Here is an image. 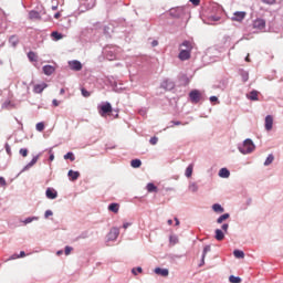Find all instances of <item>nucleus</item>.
Returning a JSON list of instances; mask_svg holds the SVG:
<instances>
[{
	"label": "nucleus",
	"mask_w": 283,
	"mask_h": 283,
	"mask_svg": "<svg viewBox=\"0 0 283 283\" xmlns=\"http://www.w3.org/2000/svg\"><path fill=\"white\" fill-rule=\"evenodd\" d=\"M254 149H255V146L253 144V140H251V139L244 140L243 145H241L239 147V151L244 154V155L245 154H252Z\"/></svg>",
	"instance_id": "2"
},
{
	"label": "nucleus",
	"mask_w": 283,
	"mask_h": 283,
	"mask_svg": "<svg viewBox=\"0 0 283 283\" xmlns=\"http://www.w3.org/2000/svg\"><path fill=\"white\" fill-rule=\"evenodd\" d=\"M64 159L71 160V163H74L75 161L74 153H66V155H64Z\"/></svg>",
	"instance_id": "30"
},
{
	"label": "nucleus",
	"mask_w": 283,
	"mask_h": 283,
	"mask_svg": "<svg viewBox=\"0 0 283 283\" xmlns=\"http://www.w3.org/2000/svg\"><path fill=\"white\" fill-rule=\"evenodd\" d=\"M65 94V88H62L61 91H60V95H64Z\"/></svg>",
	"instance_id": "59"
},
{
	"label": "nucleus",
	"mask_w": 283,
	"mask_h": 283,
	"mask_svg": "<svg viewBox=\"0 0 283 283\" xmlns=\"http://www.w3.org/2000/svg\"><path fill=\"white\" fill-rule=\"evenodd\" d=\"M198 185L196 182H190L189 185V191L192 192V193H196L198 192Z\"/></svg>",
	"instance_id": "27"
},
{
	"label": "nucleus",
	"mask_w": 283,
	"mask_h": 283,
	"mask_svg": "<svg viewBox=\"0 0 283 283\" xmlns=\"http://www.w3.org/2000/svg\"><path fill=\"white\" fill-rule=\"evenodd\" d=\"M7 186V181L3 177H0V187H6Z\"/></svg>",
	"instance_id": "45"
},
{
	"label": "nucleus",
	"mask_w": 283,
	"mask_h": 283,
	"mask_svg": "<svg viewBox=\"0 0 283 283\" xmlns=\"http://www.w3.org/2000/svg\"><path fill=\"white\" fill-rule=\"evenodd\" d=\"M147 192L148 193H157L158 192V187L157 186H155L153 182H148L147 184Z\"/></svg>",
	"instance_id": "15"
},
{
	"label": "nucleus",
	"mask_w": 283,
	"mask_h": 283,
	"mask_svg": "<svg viewBox=\"0 0 283 283\" xmlns=\"http://www.w3.org/2000/svg\"><path fill=\"white\" fill-rule=\"evenodd\" d=\"M251 60H250V55H248L247 57H245V62H250Z\"/></svg>",
	"instance_id": "63"
},
{
	"label": "nucleus",
	"mask_w": 283,
	"mask_h": 283,
	"mask_svg": "<svg viewBox=\"0 0 283 283\" xmlns=\"http://www.w3.org/2000/svg\"><path fill=\"white\" fill-rule=\"evenodd\" d=\"M229 282H230V283H241V282H242V279L231 275V276L229 277Z\"/></svg>",
	"instance_id": "32"
},
{
	"label": "nucleus",
	"mask_w": 283,
	"mask_h": 283,
	"mask_svg": "<svg viewBox=\"0 0 283 283\" xmlns=\"http://www.w3.org/2000/svg\"><path fill=\"white\" fill-rule=\"evenodd\" d=\"M138 273H143V269L142 268L133 269V274L134 275H138Z\"/></svg>",
	"instance_id": "43"
},
{
	"label": "nucleus",
	"mask_w": 283,
	"mask_h": 283,
	"mask_svg": "<svg viewBox=\"0 0 283 283\" xmlns=\"http://www.w3.org/2000/svg\"><path fill=\"white\" fill-rule=\"evenodd\" d=\"M62 254H63L62 250L56 252V255H62Z\"/></svg>",
	"instance_id": "61"
},
{
	"label": "nucleus",
	"mask_w": 283,
	"mask_h": 283,
	"mask_svg": "<svg viewBox=\"0 0 283 283\" xmlns=\"http://www.w3.org/2000/svg\"><path fill=\"white\" fill-rule=\"evenodd\" d=\"M45 195H46V198L51 200H54L57 198V191L52 188H48L45 191Z\"/></svg>",
	"instance_id": "9"
},
{
	"label": "nucleus",
	"mask_w": 283,
	"mask_h": 283,
	"mask_svg": "<svg viewBox=\"0 0 283 283\" xmlns=\"http://www.w3.org/2000/svg\"><path fill=\"white\" fill-rule=\"evenodd\" d=\"M262 2L268 6H273L276 3V0H262Z\"/></svg>",
	"instance_id": "41"
},
{
	"label": "nucleus",
	"mask_w": 283,
	"mask_h": 283,
	"mask_svg": "<svg viewBox=\"0 0 283 283\" xmlns=\"http://www.w3.org/2000/svg\"><path fill=\"white\" fill-rule=\"evenodd\" d=\"M193 168H195V165H189L186 168V170H185L186 178H191V176L193 175Z\"/></svg>",
	"instance_id": "17"
},
{
	"label": "nucleus",
	"mask_w": 283,
	"mask_h": 283,
	"mask_svg": "<svg viewBox=\"0 0 283 283\" xmlns=\"http://www.w3.org/2000/svg\"><path fill=\"white\" fill-rule=\"evenodd\" d=\"M6 151H7V154L8 155H11L12 153H11V147H10V145H6Z\"/></svg>",
	"instance_id": "51"
},
{
	"label": "nucleus",
	"mask_w": 283,
	"mask_h": 283,
	"mask_svg": "<svg viewBox=\"0 0 283 283\" xmlns=\"http://www.w3.org/2000/svg\"><path fill=\"white\" fill-rule=\"evenodd\" d=\"M212 210L216 211V212H219V213H223L224 212L223 207L218 205V203L212 206Z\"/></svg>",
	"instance_id": "28"
},
{
	"label": "nucleus",
	"mask_w": 283,
	"mask_h": 283,
	"mask_svg": "<svg viewBox=\"0 0 283 283\" xmlns=\"http://www.w3.org/2000/svg\"><path fill=\"white\" fill-rule=\"evenodd\" d=\"M55 69L52 65H45L43 66V73L48 76L52 75L54 73Z\"/></svg>",
	"instance_id": "16"
},
{
	"label": "nucleus",
	"mask_w": 283,
	"mask_h": 283,
	"mask_svg": "<svg viewBox=\"0 0 283 283\" xmlns=\"http://www.w3.org/2000/svg\"><path fill=\"white\" fill-rule=\"evenodd\" d=\"M158 44H159V42L157 40H154L153 43H151L153 48L158 46Z\"/></svg>",
	"instance_id": "55"
},
{
	"label": "nucleus",
	"mask_w": 283,
	"mask_h": 283,
	"mask_svg": "<svg viewBox=\"0 0 283 283\" xmlns=\"http://www.w3.org/2000/svg\"><path fill=\"white\" fill-rule=\"evenodd\" d=\"M51 36L53 38L54 41H61L63 39V35L57 31H53Z\"/></svg>",
	"instance_id": "26"
},
{
	"label": "nucleus",
	"mask_w": 283,
	"mask_h": 283,
	"mask_svg": "<svg viewBox=\"0 0 283 283\" xmlns=\"http://www.w3.org/2000/svg\"><path fill=\"white\" fill-rule=\"evenodd\" d=\"M190 2L195 6L198 7L200 4V0H190Z\"/></svg>",
	"instance_id": "50"
},
{
	"label": "nucleus",
	"mask_w": 283,
	"mask_h": 283,
	"mask_svg": "<svg viewBox=\"0 0 283 283\" xmlns=\"http://www.w3.org/2000/svg\"><path fill=\"white\" fill-rule=\"evenodd\" d=\"M175 222H176V227L180 226V221L178 220V218H175Z\"/></svg>",
	"instance_id": "56"
},
{
	"label": "nucleus",
	"mask_w": 283,
	"mask_h": 283,
	"mask_svg": "<svg viewBox=\"0 0 283 283\" xmlns=\"http://www.w3.org/2000/svg\"><path fill=\"white\" fill-rule=\"evenodd\" d=\"M161 87L164 90H172L174 88V84L169 81V80H165L163 83H161Z\"/></svg>",
	"instance_id": "20"
},
{
	"label": "nucleus",
	"mask_w": 283,
	"mask_h": 283,
	"mask_svg": "<svg viewBox=\"0 0 283 283\" xmlns=\"http://www.w3.org/2000/svg\"><path fill=\"white\" fill-rule=\"evenodd\" d=\"M265 129L268 132H270L271 129H273V117L271 115H268L265 117Z\"/></svg>",
	"instance_id": "11"
},
{
	"label": "nucleus",
	"mask_w": 283,
	"mask_h": 283,
	"mask_svg": "<svg viewBox=\"0 0 283 283\" xmlns=\"http://www.w3.org/2000/svg\"><path fill=\"white\" fill-rule=\"evenodd\" d=\"M155 274H156V275H161V276L165 277V276H168V275H169V270L156 268V269H155Z\"/></svg>",
	"instance_id": "14"
},
{
	"label": "nucleus",
	"mask_w": 283,
	"mask_h": 283,
	"mask_svg": "<svg viewBox=\"0 0 283 283\" xmlns=\"http://www.w3.org/2000/svg\"><path fill=\"white\" fill-rule=\"evenodd\" d=\"M189 97L192 104H198L202 98V94H200L199 91L195 90V91H191V93H189Z\"/></svg>",
	"instance_id": "4"
},
{
	"label": "nucleus",
	"mask_w": 283,
	"mask_h": 283,
	"mask_svg": "<svg viewBox=\"0 0 283 283\" xmlns=\"http://www.w3.org/2000/svg\"><path fill=\"white\" fill-rule=\"evenodd\" d=\"M19 154L22 155L24 158L29 155L28 148H20Z\"/></svg>",
	"instance_id": "37"
},
{
	"label": "nucleus",
	"mask_w": 283,
	"mask_h": 283,
	"mask_svg": "<svg viewBox=\"0 0 283 283\" xmlns=\"http://www.w3.org/2000/svg\"><path fill=\"white\" fill-rule=\"evenodd\" d=\"M9 43L11 46L17 48L20 44V36L19 35H10Z\"/></svg>",
	"instance_id": "10"
},
{
	"label": "nucleus",
	"mask_w": 283,
	"mask_h": 283,
	"mask_svg": "<svg viewBox=\"0 0 283 283\" xmlns=\"http://www.w3.org/2000/svg\"><path fill=\"white\" fill-rule=\"evenodd\" d=\"M53 212L51 210L45 211L44 217L50 218L52 217Z\"/></svg>",
	"instance_id": "49"
},
{
	"label": "nucleus",
	"mask_w": 283,
	"mask_h": 283,
	"mask_svg": "<svg viewBox=\"0 0 283 283\" xmlns=\"http://www.w3.org/2000/svg\"><path fill=\"white\" fill-rule=\"evenodd\" d=\"M274 161L273 155L266 157L264 166H270Z\"/></svg>",
	"instance_id": "34"
},
{
	"label": "nucleus",
	"mask_w": 283,
	"mask_h": 283,
	"mask_svg": "<svg viewBox=\"0 0 283 283\" xmlns=\"http://www.w3.org/2000/svg\"><path fill=\"white\" fill-rule=\"evenodd\" d=\"M170 242L172 243V244H176L177 242H178V238L177 237H170Z\"/></svg>",
	"instance_id": "48"
},
{
	"label": "nucleus",
	"mask_w": 283,
	"mask_h": 283,
	"mask_svg": "<svg viewBox=\"0 0 283 283\" xmlns=\"http://www.w3.org/2000/svg\"><path fill=\"white\" fill-rule=\"evenodd\" d=\"M167 224H168V226H171V224H172V220H168V221H167Z\"/></svg>",
	"instance_id": "62"
},
{
	"label": "nucleus",
	"mask_w": 283,
	"mask_h": 283,
	"mask_svg": "<svg viewBox=\"0 0 283 283\" xmlns=\"http://www.w3.org/2000/svg\"><path fill=\"white\" fill-rule=\"evenodd\" d=\"M142 166V160L140 159H134L130 161V167H133L134 169H138Z\"/></svg>",
	"instance_id": "25"
},
{
	"label": "nucleus",
	"mask_w": 283,
	"mask_h": 283,
	"mask_svg": "<svg viewBox=\"0 0 283 283\" xmlns=\"http://www.w3.org/2000/svg\"><path fill=\"white\" fill-rule=\"evenodd\" d=\"M127 227H129V223H125V224H124V228H125V229H126Z\"/></svg>",
	"instance_id": "64"
},
{
	"label": "nucleus",
	"mask_w": 283,
	"mask_h": 283,
	"mask_svg": "<svg viewBox=\"0 0 283 283\" xmlns=\"http://www.w3.org/2000/svg\"><path fill=\"white\" fill-rule=\"evenodd\" d=\"M111 113H113V106H112V104H109L108 102L102 104V105L98 107V114H99L102 117H106V115H109Z\"/></svg>",
	"instance_id": "3"
},
{
	"label": "nucleus",
	"mask_w": 283,
	"mask_h": 283,
	"mask_svg": "<svg viewBox=\"0 0 283 283\" xmlns=\"http://www.w3.org/2000/svg\"><path fill=\"white\" fill-rule=\"evenodd\" d=\"M118 234H120V230H118L117 228L111 229V231L108 233V240L115 241L117 239Z\"/></svg>",
	"instance_id": "8"
},
{
	"label": "nucleus",
	"mask_w": 283,
	"mask_h": 283,
	"mask_svg": "<svg viewBox=\"0 0 283 283\" xmlns=\"http://www.w3.org/2000/svg\"><path fill=\"white\" fill-rule=\"evenodd\" d=\"M35 129H36L38 132H43V130H44V124H43V123H38V124L35 125Z\"/></svg>",
	"instance_id": "38"
},
{
	"label": "nucleus",
	"mask_w": 283,
	"mask_h": 283,
	"mask_svg": "<svg viewBox=\"0 0 283 283\" xmlns=\"http://www.w3.org/2000/svg\"><path fill=\"white\" fill-rule=\"evenodd\" d=\"M228 228H229V224H228V223H223V224L221 226L222 231L226 232V233H227V231H228Z\"/></svg>",
	"instance_id": "47"
},
{
	"label": "nucleus",
	"mask_w": 283,
	"mask_h": 283,
	"mask_svg": "<svg viewBox=\"0 0 283 283\" xmlns=\"http://www.w3.org/2000/svg\"><path fill=\"white\" fill-rule=\"evenodd\" d=\"M245 15H247L245 11H235L234 14H232L231 17V21L242 22Z\"/></svg>",
	"instance_id": "5"
},
{
	"label": "nucleus",
	"mask_w": 283,
	"mask_h": 283,
	"mask_svg": "<svg viewBox=\"0 0 283 283\" xmlns=\"http://www.w3.org/2000/svg\"><path fill=\"white\" fill-rule=\"evenodd\" d=\"M81 92H82L83 97H90L91 96V93L86 88H81Z\"/></svg>",
	"instance_id": "39"
},
{
	"label": "nucleus",
	"mask_w": 283,
	"mask_h": 283,
	"mask_svg": "<svg viewBox=\"0 0 283 283\" xmlns=\"http://www.w3.org/2000/svg\"><path fill=\"white\" fill-rule=\"evenodd\" d=\"M28 59H29L30 62H38L39 61V56L33 51H29Z\"/></svg>",
	"instance_id": "18"
},
{
	"label": "nucleus",
	"mask_w": 283,
	"mask_h": 283,
	"mask_svg": "<svg viewBox=\"0 0 283 283\" xmlns=\"http://www.w3.org/2000/svg\"><path fill=\"white\" fill-rule=\"evenodd\" d=\"M253 28L259 31H262L266 28V21L262 19H258L253 22Z\"/></svg>",
	"instance_id": "6"
},
{
	"label": "nucleus",
	"mask_w": 283,
	"mask_h": 283,
	"mask_svg": "<svg viewBox=\"0 0 283 283\" xmlns=\"http://www.w3.org/2000/svg\"><path fill=\"white\" fill-rule=\"evenodd\" d=\"M38 161H39V156H35V157L32 158V161H30L28 166H29V167H32V166H34L35 163H38Z\"/></svg>",
	"instance_id": "40"
},
{
	"label": "nucleus",
	"mask_w": 283,
	"mask_h": 283,
	"mask_svg": "<svg viewBox=\"0 0 283 283\" xmlns=\"http://www.w3.org/2000/svg\"><path fill=\"white\" fill-rule=\"evenodd\" d=\"M233 254H234L235 258H239V259H243L244 258V252L241 251V250H235L233 252Z\"/></svg>",
	"instance_id": "33"
},
{
	"label": "nucleus",
	"mask_w": 283,
	"mask_h": 283,
	"mask_svg": "<svg viewBox=\"0 0 283 283\" xmlns=\"http://www.w3.org/2000/svg\"><path fill=\"white\" fill-rule=\"evenodd\" d=\"M69 178L72 180V181H75L80 178V172L78 171H73V170H70L69 171Z\"/></svg>",
	"instance_id": "19"
},
{
	"label": "nucleus",
	"mask_w": 283,
	"mask_h": 283,
	"mask_svg": "<svg viewBox=\"0 0 283 283\" xmlns=\"http://www.w3.org/2000/svg\"><path fill=\"white\" fill-rule=\"evenodd\" d=\"M208 252H211V245H206V248H203L202 261H205V258H206Z\"/></svg>",
	"instance_id": "35"
},
{
	"label": "nucleus",
	"mask_w": 283,
	"mask_h": 283,
	"mask_svg": "<svg viewBox=\"0 0 283 283\" xmlns=\"http://www.w3.org/2000/svg\"><path fill=\"white\" fill-rule=\"evenodd\" d=\"M149 144L157 145L158 144V137H153L151 139H149Z\"/></svg>",
	"instance_id": "44"
},
{
	"label": "nucleus",
	"mask_w": 283,
	"mask_h": 283,
	"mask_svg": "<svg viewBox=\"0 0 283 283\" xmlns=\"http://www.w3.org/2000/svg\"><path fill=\"white\" fill-rule=\"evenodd\" d=\"M119 209H120V206L118 203H112L108 206V211L113 213H117Z\"/></svg>",
	"instance_id": "23"
},
{
	"label": "nucleus",
	"mask_w": 283,
	"mask_h": 283,
	"mask_svg": "<svg viewBox=\"0 0 283 283\" xmlns=\"http://www.w3.org/2000/svg\"><path fill=\"white\" fill-rule=\"evenodd\" d=\"M231 176V172L227 168H221L219 171V177L220 178H229Z\"/></svg>",
	"instance_id": "21"
},
{
	"label": "nucleus",
	"mask_w": 283,
	"mask_h": 283,
	"mask_svg": "<svg viewBox=\"0 0 283 283\" xmlns=\"http://www.w3.org/2000/svg\"><path fill=\"white\" fill-rule=\"evenodd\" d=\"M228 218H229V213H223V214H221V216L218 218V220H217L218 224H222L223 221H226Z\"/></svg>",
	"instance_id": "29"
},
{
	"label": "nucleus",
	"mask_w": 283,
	"mask_h": 283,
	"mask_svg": "<svg viewBox=\"0 0 283 283\" xmlns=\"http://www.w3.org/2000/svg\"><path fill=\"white\" fill-rule=\"evenodd\" d=\"M61 17V13L60 12H56L55 14H54V18L55 19H59Z\"/></svg>",
	"instance_id": "57"
},
{
	"label": "nucleus",
	"mask_w": 283,
	"mask_h": 283,
	"mask_svg": "<svg viewBox=\"0 0 283 283\" xmlns=\"http://www.w3.org/2000/svg\"><path fill=\"white\" fill-rule=\"evenodd\" d=\"M49 160L53 161V160H54V156L51 155V156L49 157Z\"/></svg>",
	"instance_id": "60"
},
{
	"label": "nucleus",
	"mask_w": 283,
	"mask_h": 283,
	"mask_svg": "<svg viewBox=\"0 0 283 283\" xmlns=\"http://www.w3.org/2000/svg\"><path fill=\"white\" fill-rule=\"evenodd\" d=\"M29 20L40 21L41 20L40 12L39 11H29Z\"/></svg>",
	"instance_id": "12"
},
{
	"label": "nucleus",
	"mask_w": 283,
	"mask_h": 283,
	"mask_svg": "<svg viewBox=\"0 0 283 283\" xmlns=\"http://www.w3.org/2000/svg\"><path fill=\"white\" fill-rule=\"evenodd\" d=\"M48 88V84H35L33 87V92L35 94H41L43 92V90Z\"/></svg>",
	"instance_id": "13"
},
{
	"label": "nucleus",
	"mask_w": 283,
	"mask_h": 283,
	"mask_svg": "<svg viewBox=\"0 0 283 283\" xmlns=\"http://www.w3.org/2000/svg\"><path fill=\"white\" fill-rule=\"evenodd\" d=\"M211 20H212V21H219V20H220V18H219V17H216V18H214V17H212V18H211Z\"/></svg>",
	"instance_id": "58"
},
{
	"label": "nucleus",
	"mask_w": 283,
	"mask_h": 283,
	"mask_svg": "<svg viewBox=\"0 0 283 283\" xmlns=\"http://www.w3.org/2000/svg\"><path fill=\"white\" fill-rule=\"evenodd\" d=\"M36 220H39V217H29L23 222H24V226H28V224L32 223L33 221H36Z\"/></svg>",
	"instance_id": "31"
},
{
	"label": "nucleus",
	"mask_w": 283,
	"mask_h": 283,
	"mask_svg": "<svg viewBox=\"0 0 283 283\" xmlns=\"http://www.w3.org/2000/svg\"><path fill=\"white\" fill-rule=\"evenodd\" d=\"M248 98L250 101H254V102L259 101V92L258 91L250 92L249 95H248Z\"/></svg>",
	"instance_id": "22"
},
{
	"label": "nucleus",
	"mask_w": 283,
	"mask_h": 283,
	"mask_svg": "<svg viewBox=\"0 0 283 283\" xmlns=\"http://www.w3.org/2000/svg\"><path fill=\"white\" fill-rule=\"evenodd\" d=\"M242 77H243V81H244V82L249 81V78H250L249 73L244 72V73L242 74Z\"/></svg>",
	"instance_id": "46"
},
{
	"label": "nucleus",
	"mask_w": 283,
	"mask_h": 283,
	"mask_svg": "<svg viewBox=\"0 0 283 283\" xmlns=\"http://www.w3.org/2000/svg\"><path fill=\"white\" fill-rule=\"evenodd\" d=\"M19 258H25L24 251L20 252V255H18V254L11 255L9 260H15V259H19Z\"/></svg>",
	"instance_id": "36"
},
{
	"label": "nucleus",
	"mask_w": 283,
	"mask_h": 283,
	"mask_svg": "<svg viewBox=\"0 0 283 283\" xmlns=\"http://www.w3.org/2000/svg\"><path fill=\"white\" fill-rule=\"evenodd\" d=\"M52 104H53L55 107H57V106L60 105V102H59L57 99H53V101H52Z\"/></svg>",
	"instance_id": "54"
},
{
	"label": "nucleus",
	"mask_w": 283,
	"mask_h": 283,
	"mask_svg": "<svg viewBox=\"0 0 283 283\" xmlns=\"http://www.w3.org/2000/svg\"><path fill=\"white\" fill-rule=\"evenodd\" d=\"M71 251H72V247L66 245L64 250L65 255L69 256L71 254Z\"/></svg>",
	"instance_id": "42"
},
{
	"label": "nucleus",
	"mask_w": 283,
	"mask_h": 283,
	"mask_svg": "<svg viewBox=\"0 0 283 283\" xmlns=\"http://www.w3.org/2000/svg\"><path fill=\"white\" fill-rule=\"evenodd\" d=\"M171 124H172V125L170 126V128H174V125H176V126L181 125V123H180V122H174V120L171 122Z\"/></svg>",
	"instance_id": "53"
},
{
	"label": "nucleus",
	"mask_w": 283,
	"mask_h": 283,
	"mask_svg": "<svg viewBox=\"0 0 283 283\" xmlns=\"http://www.w3.org/2000/svg\"><path fill=\"white\" fill-rule=\"evenodd\" d=\"M210 102H211V103L218 102V97H217V96H211V97H210Z\"/></svg>",
	"instance_id": "52"
},
{
	"label": "nucleus",
	"mask_w": 283,
	"mask_h": 283,
	"mask_svg": "<svg viewBox=\"0 0 283 283\" xmlns=\"http://www.w3.org/2000/svg\"><path fill=\"white\" fill-rule=\"evenodd\" d=\"M70 67L75 72H80L81 70H83V64H81L80 61L74 60V61H70Z\"/></svg>",
	"instance_id": "7"
},
{
	"label": "nucleus",
	"mask_w": 283,
	"mask_h": 283,
	"mask_svg": "<svg viewBox=\"0 0 283 283\" xmlns=\"http://www.w3.org/2000/svg\"><path fill=\"white\" fill-rule=\"evenodd\" d=\"M180 48H185L179 53L180 61H188L191 56V51L195 48V43L190 41H184L182 44H180Z\"/></svg>",
	"instance_id": "1"
},
{
	"label": "nucleus",
	"mask_w": 283,
	"mask_h": 283,
	"mask_svg": "<svg viewBox=\"0 0 283 283\" xmlns=\"http://www.w3.org/2000/svg\"><path fill=\"white\" fill-rule=\"evenodd\" d=\"M216 240L222 242L224 240V233L222 230H216Z\"/></svg>",
	"instance_id": "24"
}]
</instances>
